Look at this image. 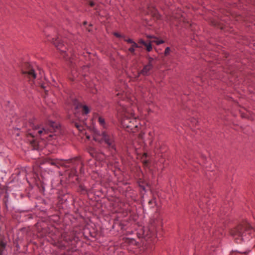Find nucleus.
Masks as SVG:
<instances>
[{
	"label": "nucleus",
	"mask_w": 255,
	"mask_h": 255,
	"mask_svg": "<svg viewBox=\"0 0 255 255\" xmlns=\"http://www.w3.org/2000/svg\"><path fill=\"white\" fill-rule=\"evenodd\" d=\"M73 237L67 233H63L61 236V241L64 243H62L61 246L63 248L72 245L73 241Z\"/></svg>",
	"instance_id": "11"
},
{
	"label": "nucleus",
	"mask_w": 255,
	"mask_h": 255,
	"mask_svg": "<svg viewBox=\"0 0 255 255\" xmlns=\"http://www.w3.org/2000/svg\"><path fill=\"white\" fill-rule=\"evenodd\" d=\"M44 163L55 166L57 167L59 166L69 167V165L68 164H70L73 166L75 170H76V167L80 165V173H83L84 172L83 171V164L80 157H76L65 160L47 157L45 159Z\"/></svg>",
	"instance_id": "5"
},
{
	"label": "nucleus",
	"mask_w": 255,
	"mask_h": 255,
	"mask_svg": "<svg viewBox=\"0 0 255 255\" xmlns=\"http://www.w3.org/2000/svg\"><path fill=\"white\" fill-rule=\"evenodd\" d=\"M52 43L55 46L58 50H59L63 57L66 58L67 56H68V53L66 52V46L63 43V42L61 40L57 38V39H52Z\"/></svg>",
	"instance_id": "9"
},
{
	"label": "nucleus",
	"mask_w": 255,
	"mask_h": 255,
	"mask_svg": "<svg viewBox=\"0 0 255 255\" xmlns=\"http://www.w3.org/2000/svg\"><path fill=\"white\" fill-rule=\"evenodd\" d=\"M26 127L28 130L27 140L33 147V149H38V143L35 136H39L42 139H46L49 140L53 136L51 133L58 130L59 128L58 125L55 122L49 121L47 124L39 125L35 120H30L26 124Z\"/></svg>",
	"instance_id": "1"
},
{
	"label": "nucleus",
	"mask_w": 255,
	"mask_h": 255,
	"mask_svg": "<svg viewBox=\"0 0 255 255\" xmlns=\"http://www.w3.org/2000/svg\"><path fill=\"white\" fill-rule=\"evenodd\" d=\"M151 0H148V1H146V5H147V9L145 11H144L143 12L145 14H151L152 17H153L154 18H156V19H158L160 18V15L158 13L157 10L155 8V7L152 6L149 4L148 2L151 1Z\"/></svg>",
	"instance_id": "10"
},
{
	"label": "nucleus",
	"mask_w": 255,
	"mask_h": 255,
	"mask_svg": "<svg viewBox=\"0 0 255 255\" xmlns=\"http://www.w3.org/2000/svg\"><path fill=\"white\" fill-rule=\"evenodd\" d=\"M181 18L180 19V21H181V20H183L184 21V18H183V15H181Z\"/></svg>",
	"instance_id": "31"
},
{
	"label": "nucleus",
	"mask_w": 255,
	"mask_h": 255,
	"mask_svg": "<svg viewBox=\"0 0 255 255\" xmlns=\"http://www.w3.org/2000/svg\"><path fill=\"white\" fill-rule=\"evenodd\" d=\"M147 154L146 153H144L141 157V161L144 166H147L148 165V160L145 159L147 157Z\"/></svg>",
	"instance_id": "17"
},
{
	"label": "nucleus",
	"mask_w": 255,
	"mask_h": 255,
	"mask_svg": "<svg viewBox=\"0 0 255 255\" xmlns=\"http://www.w3.org/2000/svg\"><path fill=\"white\" fill-rule=\"evenodd\" d=\"M151 42H155L156 43L157 45H159L161 43H163L164 42V41L162 40H158L157 38H154V39L153 40L150 41L148 43H147L146 44V45L144 46V47L146 48V50L148 52L151 51V50L152 49V47Z\"/></svg>",
	"instance_id": "13"
},
{
	"label": "nucleus",
	"mask_w": 255,
	"mask_h": 255,
	"mask_svg": "<svg viewBox=\"0 0 255 255\" xmlns=\"http://www.w3.org/2000/svg\"><path fill=\"white\" fill-rule=\"evenodd\" d=\"M21 71L22 74L30 81H32L36 78V74L28 63H24L22 64L21 66Z\"/></svg>",
	"instance_id": "6"
},
{
	"label": "nucleus",
	"mask_w": 255,
	"mask_h": 255,
	"mask_svg": "<svg viewBox=\"0 0 255 255\" xmlns=\"http://www.w3.org/2000/svg\"><path fill=\"white\" fill-rule=\"evenodd\" d=\"M0 255H2L0 254Z\"/></svg>",
	"instance_id": "34"
},
{
	"label": "nucleus",
	"mask_w": 255,
	"mask_h": 255,
	"mask_svg": "<svg viewBox=\"0 0 255 255\" xmlns=\"http://www.w3.org/2000/svg\"><path fill=\"white\" fill-rule=\"evenodd\" d=\"M138 43L139 44L142 45L143 46H145L146 44L147 43L146 42H145L143 39H140L138 40Z\"/></svg>",
	"instance_id": "23"
},
{
	"label": "nucleus",
	"mask_w": 255,
	"mask_h": 255,
	"mask_svg": "<svg viewBox=\"0 0 255 255\" xmlns=\"http://www.w3.org/2000/svg\"><path fill=\"white\" fill-rule=\"evenodd\" d=\"M87 151L93 157H96L98 154L97 150L92 146H89L87 148Z\"/></svg>",
	"instance_id": "15"
},
{
	"label": "nucleus",
	"mask_w": 255,
	"mask_h": 255,
	"mask_svg": "<svg viewBox=\"0 0 255 255\" xmlns=\"http://www.w3.org/2000/svg\"><path fill=\"white\" fill-rule=\"evenodd\" d=\"M116 96L118 98H122L123 101L125 100V99L128 98L127 93H125V92L123 91L122 89H120L119 88H117L116 89Z\"/></svg>",
	"instance_id": "14"
},
{
	"label": "nucleus",
	"mask_w": 255,
	"mask_h": 255,
	"mask_svg": "<svg viewBox=\"0 0 255 255\" xmlns=\"http://www.w3.org/2000/svg\"><path fill=\"white\" fill-rule=\"evenodd\" d=\"M154 202H154V200H150V201H149V202H148V204H149V205H152V204L154 203Z\"/></svg>",
	"instance_id": "28"
},
{
	"label": "nucleus",
	"mask_w": 255,
	"mask_h": 255,
	"mask_svg": "<svg viewBox=\"0 0 255 255\" xmlns=\"http://www.w3.org/2000/svg\"><path fill=\"white\" fill-rule=\"evenodd\" d=\"M94 139L97 142H104L109 149L116 150V138L113 132L109 130H102L96 131L94 136Z\"/></svg>",
	"instance_id": "4"
},
{
	"label": "nucleus",
	"mask_w": 255,
	"mask_h": 255,
	"mask_svg": "<svg viewBox=\"0 0 255 255\" xmlns=\"http://www.w3.org/2000/svg\"><path fill=\"white\" fill-rule=\"evenodd\" d=\"M235 255H247V252H239L235 253Z\"/></svg>",
	"instance_id": "25"
},
{
	"label": "nucleus",
	"mask_w": 255,
	"mask_h": 255,
	"mask_svg": "<svg viewBox=\"0 0 255 255\" xmlns=\"http://www.w3.org/2000/svg\"><path fill=\"white\" fill-rule=\"evenodd\" d=\"M74 104L75 105V108L77 109L80 110L83 115H86L90 112L89 108L87 106L83 105L82 104L78 103L75 101L74 102Z\"/></svg>",
	"instance_id": "12"
},
{
	"label": "nucleus",
	"mask_w": 255,
	"mask_h": 255,
	"mask_svg": "<svg viewBox=\"0 0 255 255\" xmlns=\"http://www.w3.org/2000/svg\"><path fill=\"white\" fill-rule=\"evenodd\" d=\"M118 116L121 120L124 128L132 129V127H137L132 122L135 121L136 118L134 116V110L131 108H127V105L119 102L117 108Z\"/></svg>",
	"instance_id": "2"
},
{
	"label": "nucleus",
	"mask_w": 255,
	"mask_h": 255,
	"mask_svg": "<svg viewBox=\"0 0 255 255\" xmlns=\"http://www.w3.org/2000/svg\"><path fill=\"white\" fill-rule=\"evenodd\" d=\"M231 234L237 243H241L243 241L249 240L250 237L255 236V230L246 223L232 230Z\"/></svg>",
	"instance_id": "3"
},
{
	"label": "nucleus",
	"mask_w": 255,
	"mask_h": 255,
	"mask_svg": "<svg viewBox=\"0 0 255 255\" xmlns=\"http://www.w3.org/2000/svg\"><path fill=\"white\" fill-rule=\"evenodd\" d=\"M71 74L72 77H70L69 78L72 81H83V83H84L86 86L89 89H92L93 87L95 86L94 84H93V82H90L89 83H88V79L86 78L85 77L82 78L81 76H79V73H78L76 70H73L72 71Z\"/></svg>",
	"instance_id": "8"
},
{
	"label": "nucleus",
	"mask_w": 255,
	"mask_h": 255,
	"mask_svg": "<svg viewBox=\"0 0 255 255\" xmlns=\"http://www.w3.org/2000/svg\"><path fill=\"white\" fill-rule=\"evenodd\" d=\"M153 229H154V228H153V229H152V225H151V227H150L149 230L152 231Z\"/></svg>",
	"instance_id": "32"
},
{
	"label": "nucleus",
	"mask_w": 255,
	"mask_h": 255,
	"mask_svg": "<svg viewBox=\"0 0 255 255\" xmlns=\"http://www.w3.org/2000/svg\"><path fill=\"white\" fill-rule=\"evenodd\" d=\"M88 2L91 6H94L95 5V2L92 0H89Z\"/></svg>",
	"instance_id": "26"
},
{
	"label": "nucleus",
	"mask_w": 255,
	"mask_h": 255,
	"mask_svg": "<svg viewBox=\"0 0 255 255\" xmlns=\"http://www.w3.org/2000/svg\"><path fill=\"white\" fill-rule=\"evenodd\" d=\"M98 122L99 124L103 127V128L105 129L106 128V124L105 122V120L101 117H99L98 118Z\"/></svg>",
	"instance_id": "19"
},
{
	"label": "nucleus",
	"mask_w": 255,
	"mask_h": 255,
	"mask_svg": "<svg viewBox=\"0 0 255 255\" xmlns=\"http://www.w3.org/2000/svg\"><path fill=\"white\" fill-rule=\"evenodd\" d=\"M148 37H149V38H152V37H151V36H148Z\"/></svg>",
	"instance_id": "33"
},
{
	"label": "nucleus",
	"mask_w": 255,
	"mask_h": 255,
	"mask_svg": "<svg viewBox=\"0 0 255 255\" xmlns=\"http://www.w3.org/2000/svg\"><path fill=\"white\" fill-rule=\"evenodd\" d=\"M124 40L125 41H127L128 43H131V44L134 42V41H133L131 39H130V38H128V39L124 38Z\"/></svg>",
	"instance_id": "24"
},
{
	"label": "nucleus",
	"mask_w": 255,
	"mask_h": 255,
	"mask_svg": "<svg viewBox=\"0 0 255 255\" xmlns=\"http://www.w3.org/2000/svg\"><path fill=\"white\" fill-rule=\"evenodd\" d=\"M75 126L79 130H82L81 128V127L78 125L77 124H75Z\"/></svg>",
	"instance_id": "29"
},
{
	"label": "nucleus",
	"mask_w": 255,
	"mask_h": 255,
	"mask_svg": "<svg viewBox=\"0 0 255 255\" xmlns=\"http://www.w3.org/2000/svg\"><path fill=\"white\" fill-rule=\"evenodd\" d=\"M96 91H97V89H96V88H95V89H91V92L92 93H95V92H96Z\"/></svg>",
	"instance_id": "30"
},
{
	"label": "nucleus",
	"mask_w": 255,
	"mask_h": 255,
	"mask_svg": "<svg viewBox=\"0 0 255 255\" xmlns=\"http://www.w3.org/2000/svg\"><path fill=\"white\" fill-rule=\"evenodd\" d=\"M141 46L140 45H138L135 42L131 44V47L128 49V51L131 53L132 54H134L135 48H140Z\"/></svg>",
	"instance_id": "16"
},
{
	"label": "nucleus",
	"mask_w": 255,
	"mask_h": 255,
	"mask_svg": "<svg viewBox=\"0 0 255 255\" xmlns=\"http://www.w3.org/2000/svg\"><path fill=\"white\" fill-rule=\"evenodd\" d=\"M178 18H179V13H177V14H176V15H174L172 16V17L170 18V20H171V21H172V24H176V23H175L174 22V21H173V20H174V19L175 20V19H178Z\"/></svg>",
	"instance_id": "20"
},
{
	"label": "nucleus",
	"mask_w": 255,
	"mask_h": 255,
	"mask_svg": "<svg viewBox=\"0 0 255 255\" xmlns=\"http://www.w3.org/2000/svg\"><path fill=\"white\" fill-rule=\"evenodd\" d=\"M148 63L143 66V69L138 72V76L142 75L143 76H147L150 74V71L153 67L154 59L150 56H148Z\"/></svg>",
	"instance_id": "7"
},
{
	"label": "nucleus",
	"mask_w": 255,
	"mask_h": 255,
	"mask_svg": "<svg viewBox=\"0 0 255 255\" xmlns=\"http://www.w3.org/2000/svg\"><path fill=\"white\" fill-rule=\"evenodd\" d=\"M6 246V244L2 241H0V254L2 255Z\"/></svg>",
	"instance_id": "18"
},
{
	"label": "nucleus",
	"mask_w": 255,
	"mask_h": 255,
	"mask_svg": "<svg viewBox=\"0 0 255 255\" xmlns=\"http://www.w3.org/2000/svg\"><path fill=\"white\" fill-rule=\"evenodd\" d=\"M114 35H115L116 37H122V36H121L119 33H117V32H115V33H114Z\"/></svg>",
	"instance_id": "27"
},
{
	"label": "nucleus",
	"mask_w": 255,
	"mask_h": 255,
	"mask_svg": "<svg viewBox=\"0 0 255 255\" xmlns=\"http://www.w3.org/2000/svg\"><path fill=\"white\" fill-rule=\"evenodd\" d=\"M171 51L170 48L169 47H167L165 48V51H164V56H168L170 54Z\"/></svg>",
	"instance_id": "21"
},
{
	"label": "nucleus",
	"mask_w": 255,
	"mask_h": 255,
	"mask_svg": "<svg viewBox=\"0 0 255 255\" xmlns=\"http://www.w3.org/2000/svg\"><path fill=\"white\" fill-rule=\"evenodd\" d=\"M79 190L83 193L86 192V189L85 187L82 185L79 186Z\"/></svg>",
	"instance_id": "22"
}]
</instances>
